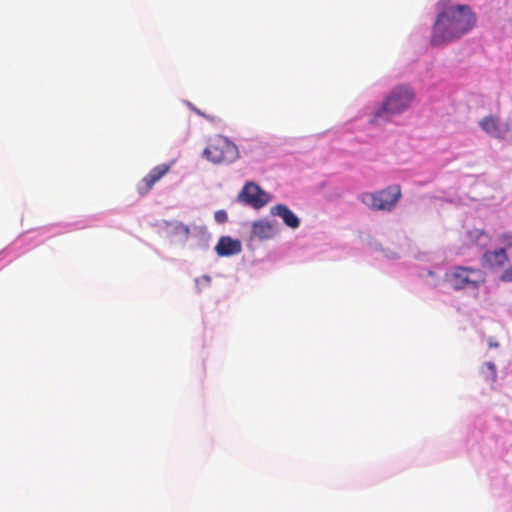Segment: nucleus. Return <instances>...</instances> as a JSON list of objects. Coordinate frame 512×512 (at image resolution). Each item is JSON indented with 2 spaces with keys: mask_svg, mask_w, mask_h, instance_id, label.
Returning a JSON list of instances; mask_svg holds the SVG:
<instances>
[{
  "mask_svg": "<svg viewBox=\"0 0 512 512\" xmlns=\"http://www.w3.org/2000/svg\"><path fill=\"white\" fill-rule=\"evenodd\" d=\"M501 279L505 282H512V265L503 272Z\"/></svg>",
  "mask_w": 512,
  "mask_h": 512,
  "instance_id": "15",
  "label": "nucleus"
},
{
  "mask_svg": "<svg viewBox=\"0 0 512 512\" xmlns=\"http://www.w3.org/2000/svg\"><path fill=\"white\" fill-rule=\"evenodd\" d=\"M450 0H440L438 13L432 26L430 43L442 47L468 34L477 24V15L469 5H448Z\"/></svg>",
  "mask_w": 512,
  "mask_h": 512,
  "instance_id": "1",
  "label": "nucleus"
},
{
  "mask_svg": "<svg viewBox=\"0 0 512 512\" xmlns=\"http://www.w3.org/2000/svg\"><path fill=\"white\" fill-rule=\"evenodd\" d=\"M215 250L219 256H231L239 254L242 250V245L239 240H234L229 236H223L219 239Z\"/></svg>",
  "mask_w": 512,
  "mask_h": 512,
  "instance_id": "9",
  "label": "nucleus"
},
{
  "mask_svg": "<svg viewBox=\"0 0 512 512\" xmlns=\"http://www.w3.org/2000/svg\"><path fill=\"white\" fill-rule=\"evenodd\" d=\"M239 199L256 209L263 207L269 201L268 194L253 182L244 185Z\"/></svg>",
  "mask_w": 512,
  "mask_h": 512,
  "instance_id": "6",
  "label": "nucleus"
},
{
  "mask_svg": "<svg viewBox=\"0 0 512 512\" xmlns=\"http://www.w3.org/2000/svg\"><path fill=\"white\" fill-rule=\"evenodd\" d=\"M203 156L215 164H228L238 159L239 151L237 146L228 138L216 135L210 139L203 151Z\"/></svg>",
  "mask_w": 512,
  "mask_h": 512,
  "instance_id": "4",
  "label": "nucleus"
},
{
  "mask_svg": "<svg viewBox=\"0 0 512 512\" xmlns=\"http://www.w3.org/2000/svg\"><path fill=\"white\" fill-rule=\"evenodd\" d=\"M171 169L170 164H160L142 178L137 184V192L140 196H144L149 193L153 186L161 180Z\"/></svg>",
  "mask_w": 512,
  "mask_h": 512,
  "instance_id": "7",
  "label": "nucleus"
},
{
  "mask_svg": "<svg viewBox=\"0 0 512 512\" xmlns=\"http://www.w3.org/2000/svg\"><path fill=\"white\" fill-rule=\"evenodd\" d=\"M484 258L491 266H503L508 260L507 253L504 248L488 251L484 254Z\"/></svg>",
  "mask_w": 512,
  "mask_h": 512,
  "instance_id": "12",
  "label": "nucleus"
},
{
  "mask_svg": "<svg viewBox=\"0 0 512 512\" xmlns=\"http://www.w3.org/2000/svg\"><path fill=\"white\" fill-rule=\"evenodd\" d=\"M489 345H490L491 347H497V346H498V344H497V343H494V342H491V341L489 342Z\"/></svg>",
  "mask_w": 512,
  "mask_h": 512,
  "instance_id": "17",
  "label": "nucleus"
},
{
  "mask_svg": "<svg viewBox=\"0 0 512 512\" xmlns=\"http://www.w3.org/2000/svg\"><path fill=\"white\" fill-rule=\"evenodd\" d=\"M445 281L454 290H476L485 283V273L474 267L454 266L445 273Z\"/></svg>",
  "mask_w": 512,
  "mask_h": 512,
  "instance_id": "3",
  "label": "nucleus"
},
{
  "mask_svg": "<svg viewBox=\"0 0 512 512\" xmlns=\"http://www.w3.org/2000/svg\"><path fill=\"white\" fill-rule=\"evenodd\" d=\"M401 196L400 185L394 184L376 192H365L360 199L372 210L391 211L396 207Z\"/></svg>",
  "mask_w": 512,
  "mask_h": 512,
  "instance_id": "5",
  "label": "nucleus"
},
{
  "mask_svg": "<svg viewBox=\"0 0 512 512\" xmlns=\"http://www.w3.org/2000/svg\"><path fill=\"white\" fill-rule=\"evenodd\" d=\"M271 213L282 218L283 222L290 228L295 229L300 224L299 218L284 204L273 206Z\"/></svg>",
  "mask_w": 512,
  "mask_h": 512,
  "instance_id": "10",
  "label": "nucleus"
},
{
  "mask_svg": "<svg viewBox=\"0 0 512 512\" xmlns=\"http://www.w3.org/2000/svg\"><path fill=\"white\" fill-rule=\"evenodd\" d=\"M276 233L275 227L273 224L269 223L265 220H259L253 223L252 225V234L253 236L259 239H270Z\"/></svg>",
  "mask_w": 512,
  "mask_h": 512,
  "instance_id": "11",
  "label": "nucleus"
},
{
  "mask_svg": "<svg viewBox=\"0 0 512 512\" xmlns=\"http://www.w3.org/2000/svg\"><path fill=\"white\" fill-rule=\"evenodd\" d=\"M485 375V378L490 381L491 383H494L496 381V378H497V370H496V366L494 363L492 362H486L484 365H483V371H482Z\"/></svg>",
  "mask_w": 512,
  "mask_h": 512,
  "instance_id": "13",
  "label": "nucleus"
},
{
  "mask_svg": "<svg viewBox=\"0 0 512 512\" xmlns=\"http://www.w3.org/2000/svg\"><path fill=\"white\" fill-rule=\"evenodd\" d=\"M179 231H182L186 236L190 233L189 227L180 223L176 227Z\"/></svg>",
  "mask_w": 512,
  "mask_h": 512,
  "instance_id": "16",
  "label": "nucleus"
},
{
  "mask_svg": "<svg viewBox=\"0 0 512 512\" xmlns=\"http://www.w3.org/2000/svg\"><path fill=\"white\" fill-rule=\"evenodd\" d=\"M479 125L483 131L494 138H503L509 130L507 124L502 123L499 118L491 115L484 117Z\"/></svg>",
  "mask_w": 512,
  "mask_h": 512,
  "instance_id": "8",
  "label": "nucleus"
},
{
  "mask_svg": "<svg viewBox=\"0 0 512 512\" xmlns=\"http://www.w3.org/2000/svg\"><path fill=\"white\" fill-rule=\"evenodd\" d=\"M415 99V92L406 85L394 87L383 103L374 111L371 122L388 121L409 109Z\"/></svg>",
  "mask_w": 512,
  "mask_h": 512,
  "instance_id": "2",
  "label": "nucleus"
},
{
  "mask_svg": "<svg viewBox=\"0 0 512 512\" xmlns=\"http://www.w3.org/2000/svg\"><path fill=\"white\" fill-rule=\"evenodd\" d=\"M214 218L218 223H225L228 219L227 213L224 210H218L214 214Z\"/></svg>",
  "mask_w": 512,
  "mask_h": 512,
  "instance_id": "14",
  "label": "nucleus"
}]
</instances>
